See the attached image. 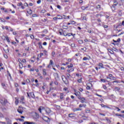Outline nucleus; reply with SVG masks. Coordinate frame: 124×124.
Instances as JSON below:
<instances>
[{
	"instance_id": "obj_23",
	"label": "nucleus",
	"mask_w": 124,
	"mask_h": 124,
	"mask_svg": "<svg viewBox=\"0 0 124 124\" xmlns=\"http://www.w3.org/2000/svg\"><path fill=\"white\" fill-rule=\"evenodd\" d=\"M78 41L79 44H83V41L82 40H79Z\"/></svg>"
},
{
	"instance_id": "obj_6",
	"label": "nucleus",
	"mask_w": 124,
	"mask_h": 124,
	"mask_svg": "<svg viewBox=\"0 0 124 124\" xmlns=\"http://www.w3.org/2000/svg\"><path fill=\"white\" fill-rule=\"evenodd\" d=\"M30 94L32 98H34L35 97V96L34 95V93H30Z\"/></svg>"
},
{
	"instance_id": "obj_2",
	"label": "nucleus",
	"mask_w": 124,
	"mask_h": 124,
	"mask_svg": "<svg viewBox=\"0 0 124 124\" xmlns=\"http://www.w3.org/2000/svg\"><path fill=\"white\" fill-rule=\"evenodd\" d=\"M62 80L64 82V84H65L66 85H67V84H68V80H67V78H65V76H62Z\"/></svg>"
},
{
	"instance_id": "obj_18",
	"label": "nucleus",
	"mask_w": 124,
	"mask_h": 124,
	"mask_svg": "<svg viewBox=\"0 0 124 124\" xmlns=\"http://www.w3.org/2000/svg\"><path fill=\"white\" fill-rule=\"evenodd\" d=\"M17 112H18V113H19V114H22L23 113V111L22 110H21V109H17Z\"/></svg>"
},
{
	"instance_id": "obj_64",
	"label": "nucleus",
	"mask_w": 124,
	"mask_h": 124,
	"mask_svg": "<svg viewBox=\"0 0 124 124\" xmlns=\"http://www.w3.org/2000/svg\"><path fill=\"white\" fill-rule=\"evenodd\" d=\"M24 124H30V122H25Z\"/></svg>"
},
{
	"instance_id": "obj_1",
	"label": "nucleus",
	"mask_w": 124,
	"mask_h": 124,
	"mask_svg": "<svg viewBox=\"0 0 124 124\" xmlns=\"http://www.w3.org/2000/svg\"><path fill=\"white\" fill-rule=\"evenodd\" d=\"M0 102L2 105L4 106L6 105V103H7V100L5 98H2L0 100Z\"/></svg>"
},
{
	"instance_id": "obj_24",
	"label": "nucleus",
	"mask_w": 124,
	"mask_h": 124,
	"mask_svg": "<svg viewBox=\"0 0 124 124\" xmlns=\"http://www.w3.org/2000/svg\"><path fill=\"white\" fill-rule=\"evenodd\" d=\"M89 59L87 57H84L83 58V61H89Z\"/></svg>"
},
{
	"instance_id": "obj_37",
	"label": "nucleus",
	"mask_w": 124,
	"mask_h": 124,
	"mask_svg": "<svg viewBox=\"0 0 124 124\" xmlns=\"http://www.w3.org/2000/svg\"><path fill=\"white\" fill-rule=\"evenodd\" d=\"M49 64H50V65H52V64H53V61H52V60L50 61Z\"/></svg>"
},
{
	"instance_id": "obj_63",
	"label": "nucleus",
	"mask_w": 124,
	"mask_h": 124,
	"mask_svg": "<svg viewBox=\"0 0 124 124\" xmlns=\"http://www.w3.org/2000/svg\"><path fill=\"white\" fill-rule=\"evenodd\" d=\"M22 62H26V60L23 59V60H22Z\"/></svg>"
},
{
	"instance_id": "obj_41",
	"label": "nucleus",
	"mask_w": 124,
	"mask_h": 124,
	"mask_svg": "<svg viewBox=\"0 0 124 124\" xmlns=\"http://www.w3.org/2000/svg\"><path fill=\"white\" fill-rule=\"evenodd\" d=\"M112 80H113L114 81H115V80H117V78H116V77H113Z\"/></svg>"
},
{
	"instance_id": "obj_56",
	"label": "nucleus",
	"mask_w": 124,
	"mask_h": 124,
	"mask_svg": "<svg viewBox=\"0 0 124 124\" xmlns=\"http://www.w3.org/2000/svg\"><path fill=\"white\" fill-rule=\"evenodd\" d=\"M29 124H36V123L34 122H29Z\"/></svg>"
},
{
	"instance_id": "obj_36",
	"label": "nucleus",
	"mask_w": 124,
	"mask_h": 124,
	"mask_svg": "<svg viewBox=\"0 0 124 124\" xmlns=\"http://www.w3.org/2000/svg\"><path fill=\"white\" fill-rule=\"evenodd\" d=\"M41 3V0H39L37 1V3H38V4H40V3Z\"/></svg>"
},
{
	"instance_id": "obj_60",
	"label": "nucleus",
	"mask_w": 124,
	"mask_h": 124,
	"mask_svg": "<svg viewBox=\"0 0 124 124\" xmlns=\"http://www.w3.org/2000/svg\"><path fill=\"white\" fill-rule=\"evenodd\" d=\"M38 110H39L40 113H41V110H42V109H41V107L40 108L38 109Z\"/></svg>"
},
{
	"instance_id": "obj_15",
	"label": "nucleus",
	"mask_w": 124,
	"mask_h": 124,
	"mask_svg": "<svg viewBox=\"0 0 124 124\" xmlns=\"http://www.w3.org/2000/svg\"><path fill=\"white\" fill-rule=\"evenodd\" d=\"M63 93H61L60 99H63Z\"/></svg>"
},
{
	"instance_id": "obj_12",
	"label": "nucleus",
	"mask_w": 124,
	"mask_h": 124,
	"mask_svg": "<svg viewBox=\"0 0 124 124\" xmlns=\"http://www.w3.org/2000/svg\"><path fill=\"white\" fill-rule=\"evenodd\" d=\"M16 105H18V103H19V100L16 97V101H15Z\"/></svg>"
},
{
	"instance_id": "obj_35",
	"label": "nucleus",
	"mask_w": 124,
	"mask_h": 124,
	"mask_svg": "<svg viewBox=\"0 0 124 124\" xmlns=\"http://www.w3.org/2000/svg\"><path fill=\"white\" fill-rule=\"evenodd\" d=\"M82 79V78H81L80 79L78 80V83H81V82H82V79Z\"/></svg>"
},
{
	"instance_id": "obj_22",
	"label": "nucleus",
	"mask_w": 124,
	"mask_h": 124,
	"mask_svg": "<svg viewBox=\"0 0 124 124\" xmlns=\"http://www.w3.org/2000/svg\"><path fill=\"white\" fill-rule=\"evenodd\" d=\"M54 76L55 77V79H57V78H59V75L58 73H55L54 74Z\"/></svg>"
},
{
	"instance_id": "obj_39",
	"label": "nucleus",
	"mask_w": 124,
	"mask_h": 124,
	"mask_svg": "<svg viewBox=\"0 0 124 124\" xmlns=\"http://www.w3.org/2000/svg\"><path fill=\"white\" fill-rule=\"evenodd\" d=\"M73 65L72 64H70V65L68 66V68H70V67H72Z\"/></svg>"
},
{
	"instance_id": "obj_19",
	"label": "nucleus",
	"mask_w": 124,
	"mask_h": 124,
	"mask_svg": "<svg viewBox=\"0 0 124 124\" xmlns=\"http://www.w3.org/2000/svg\"><path fill=\"white\" fill-rule=\"evenodd\" d=\"M69 118H74V115L72 113L69 114Z\"/></svg>"
},
{
	"instance_id": "obj_49",
	"label": "nucleus",
	"mask_w": 124,
	"mask_h": 124,
	"mask_svg": "<svg viewBox=\"0 0 124 124\" xmlns=\"http://www.w3.org/2000/svg\"><path fill=\"white\" fill-rule=\"evenodd\" d=\"M55 54V52H54V51L52 52V57H54Z\"/></svg>"
},
{
	"instance_id": "obj_40",
	"label": "nucleus",
	"mask_w": 124,
	"mask_h": 124,
	"mask_svg": "<svg viewBox=\"0 0 124 124\" xmlns=\"http://www.w3.org/2000/svg\"><path fill=\"white\" fill-rule=\"evenodd\" d=\"M96 8H97V9L101 8L100 5H97L96 6Z\"/></svg>"
},
{
	"instance_id": "obj_10",
	"label": "nucleus",
	"mask_w": 124,
	"mask_h": 124,
	"mask_svg": "<svg viewBox=\"0 0 124 124\" xmlns=\"http://www.w3.org/2000/svg\"><path fill=\"white\" fill-rule=\"evenodd\" d=\"M99 65L100 66V67H99V69H100V68H104V67H103V64L99 63Z\"/></svg>"
},
{
	"instance_id": "obj_54",
	"label": "nucleus",
	"mask_w": 124,
	"mask_h": 124,
	"mask_svg": "<svg viewBox=\"0 0 124 124\" xmlns=\"http://www.w3.org/2000/svg\"><path fill=\"white\" fill-rule=\"evenodd\" d=\"M101 82H103V83H105V79H101Z\"/></svg>"
},
{
	"instance_id": "obj_28",
	"label": "nucleus",
	"mask_w": 124,
	"mask_h": 124,
	"mask_svg": "<svg viewBox=\"0 0 124 124\" xmlns=\"http://www.w3.org/2000/svg\"><path fill=\"white\" fill-rule=\"evenodd\" d=\"M115 89L116 90V91H117V92H119L120 90V88H119V87H115Z\"/></svg>"
},
{
	"instance_id": "obj_32",
	"label": "nucleus",
	"mask_w": 124,
	"mask_h": 124,
	"mask_svg": "<svg viewBox=\"0 0 124 124\" xmlns=\"http://www.w3.org/2000/svg\"><path fill=\"white\" fill-rule=\"evenodd\" d=\"M71 24H72V25H75V21H71Z\"/></svg>"
},
{
	"instance_id": "obj_47",
	"label": "nucleus",
	"mask_w": 124,
	"mask_h": 124,
	"mask_svg": "<svg viewBox=\"0 0 124 124\" xmlns=\"http://www.w3.org/2000/svg\"><path fill=\"white\" fill-rule=\"evenodd\" d=\"M63 19H66V18H67V16H66V15H63Z\"/></svg>"
},
{
	"instance_id": "obj_38",
	"label": "nucleus",
	"mask_w": 124,
	"mask_h": 124,
	"mask_svg": "<svg viewBox=\"0 0 124 124\" xmlns=\"http://www.w3.org/2000/svg\"><path fill=\"white\" fill-rule=\"evenodd\" d=\"M56 108L59 110H60L61 109V106H57Z\"/></svg>"
},
{
	"instance_id": "obj_42",
	"label": "nucleus",
	"mask_w": 124,
	"mask_h": 124,
	"mask_svg": "<svg viewBox=\"0 0 124 124\" xmlns=\"http://www.w3.org/2000/svg\"><path fill=\"white\" fill-rule=\"evenodd\" d=\"M44 53L45 55H46V56H47V51L44 50Z\"/></svg>"
},
{
	"instance_id": "obj_9",
	"label": "nucleus",
	"mask_w": 124,
	"mask_h": 124,
	"mask_svg": "<svg viewBox=\"0 0 124 124\" xmlns=\"http://www.w3.org/2000/svg\"><path fill=\"white\" fill-rule=\"evenodd\" d=\"M82 109L80 108H76L74 109V112H76V111H81Z\"/></svg>"
},
{
	"instance_id": "obj_45",
	"label": "nucleus",
	"mask_w": 124,
	"mask_h": 124,
	"mask_svg": "<svg viewBox=\"0 0 124 124\" xmlns=\"http://www.w3.org/2000/svg\"><path fill=\"white\" fill-rule=\"evenodd\" d=\"M96 95H97V96H99L100 97H102V95H99L97 93H96Z\"/></svg>"
},
{
	"instance_id": "obj_57",
	"label": "nucleus",
	"mask_w": 124,
	"mask_h": 124,
	"mask_svg": "<svg viewBox=\"0 0 124 124\" xmlns=\"http://www.w3.org/2000/svg\"><path fill=\"white\" fill-rule=\"evenodd\" d=\"M99 115H101V116H105V114H103V113H99Z\"/></svg>"
},
{
	"instance_id": "obj_21",
	"label": "nucleus",
	"mask_w": 124,
	"mask_h": 124,
	"mask_svg": "<svg viewBox=\"0 0 124 124\" xmlns=\"http://www.w3.org/2000/svg\"><path fill=\"white\" fill-rule=\"evenodd\" d=\"M62 28L64 29V30H67L68 29V27L67 26H63Z\"/></svg>"
},
{
	"instance_id": "obj_29",
	"label": "nucleus",
	"mask_w": 124,
	"mask_h": 124,
	"mask_svg": "<svg viewBox=\"0 0 124 124\" xmlns=\"http://www.w3.org/2000/svg\"><path fill=\"white\" fill-rule=\"evenodd\" d=\"M67 34V35L68 36H71V35H73V34L71 33H67V34Z\"/></svg>"
},
{
	"instance_id": "obj_61",
	"label": "nucleus",
	"mask_w": 124,
	"mask_h": 124,
	"mask_svg": "<svg viewBox=\"0 0 124 124\" xmlns=\"http://www.w3.org/2000/svg\"><path fill=\"white\" fill-rule=\"evenodd\" d=\"M79 91H80V92H83V89L82 88H79Z\"/></svg>"
},
{
	"instance_id": "obj_25",
	"label": "nucleus",
	"mask_w": 124,
	"mask_h": 124,
	"mask_svg": "<svg viewBox=\"0 0 124 124\" xmlns=\"http://www.w3.org/2000/svg\"><path fill=\"white\" fill-rule=\"evenodd\" d=\"M0 21H1V22H3L4 23H5V19H3V18H0Z\"/></svg>"
},
{
	"instance_id": "obj_59",
	"label": "nucleus",
	"mask_w": 124,
	"mask_h": 124,
	"mask_svg": "<svg viewBox=\"0 0 124 124\" xmlns=\"http://www.w3.org/2000/svg\"><path fill=\"white\" fill-rule=\"evenodd\" d=\"M83 106H84V105L80 104V105H79V107H80L81 108L83 107Z\"/></svg>"
},
{
	"instance_id": "obj_55",
	"label": "nucleus",
	"mask_w": 124,
	"mask_h": 124,
	"mask_svg": "<svg viewBox=\"0 0 124 124\" xmlns=\"http://www.w3.org/2000/svg\"><path fill=\"white\" fill-rule=\"evenodd\" d=\"M57 8H58V9H61V8H62V7L60 5H57Z\"/></svg>"
},
{
	"instance_id": "obj_43",
	"label": "nucleus",
	"mask_w": 124,
	"mask_h": 124,
	"mask_svg": "<svg viewBox=\"0 0 124 124\" xmlns=\"http://www.w3.org/2000/svg\"><path fill=\"white\" fill-rule=\"evenodd\" d=\"M111 9H112V11H114V10H115V7L114 6L111 7Z\"/></svg>"
},
{
	"instance_id": "obj_7",
	"label": "nucleus",
	"mask_w": 124,
	"mask_h": 124,
	"mask_svg": "<svg viewBox=\"0 0 124 124\" xmlns=\"http://www.w3.org/2000/svg\"><path fill=\"white\" fill-rule=\"evenodd\" d=\"M101 107H104V108H108V109H110V107L106 106V105H105L104 104H101L100 105Z\"/></svg>"
},
{
	"instance_id": "obj_62",
	"label": "nucleus",
	"mask_w": 124,
	"mask_h": 124,
	"mask_svg": "<svg viewBox=\"0 0 124 124\" xmlns=\"http://www.w3.org/2000/svg\"><path fill=\"white\" fill-rule=\"evenodd\" d=\"M117 42H120V41H121V39L118 38L117 40Z\"/></svg>"
},
{
	"instance_id": "obj_8",
	"label": "nucleus",
	"mask_w": 124,
	"mask_h": 124,
	"mask_svg": "<svg viewBox=\"0 0 124 124\" xmlns=\"http://www.w3.org/2000/svg\"><path fill=\"white\" fill-rule=\"evenodd\" d=\"M108 51L109 53L113 55L114 54V51L112 50L111 49L108 48Z\"/></svg>"
},
{
	"instance_id": "obj_53",
	"label": "nucleus",
	"mask_w": 124,
	"mask_h": 124,
	"mask_svg": "<svg viewBox=\"0 0 124 124\" xmlns=\"http://www.w3.org/2000/svg\"><path fill=\"white\" fill-rule=\"evenodd\" d=\"M43 45L46 46L47 45V43L46 42H45L43 43Z\"/></svg>"
},
{
	"instance_id": "obj_11",
	"label": "nucleus",
	"mask_w": 124,
	"mask_h": 124,
	"mask_svg": "<svg viewBox=\"0 0 124 124\" xmlns=\"http://www.w3.org/2000/svg\"><path fill=\"white\" fill-rule=\"evenodd\" d=\"M75 94L76 95V96H78L79 95H81V93L80 92H77L75 93Z\"/></svg>"
},
{
	"instance_id": "obj_34",
	"label": "nucleus",
	"mask_w": 124,
	"mask_h": 124,
	"mask_svg": "<svg viewBox=\"0 0 124 124\" xmlns=\"http://www.w3.org/2000/svg\"><path fill=\"white\" fill-rule=\"evenodd\" d=\"M4 51H5V53H9V50H8V49L4 50Z\"/></svg>"
},
{
	"instance_id": "obj_31",
	"label": "nucleus",
	"mask_w": 124,
	"mask_h": 124,
	"mask_svg": "<svg viewBox=\"0 0 124 124\" xmlns=\"http://www.w3.org/2000/svg\"><path fill=\"white\" fill-rule=\"evenodd\" d=\"M39 48L40 49H42V45H41V44L40 43H39Z\"/></svg>"
},
{
	"instance_id": "obj_4",
	"label": "nucleus",
	"mask_w": 124,
	"mask_h": 124,
	"mask_svg": "<svg viewBox=\"0 0 124 124\" xmlns=\"http://www.w3.org/2000/svg\"><path fill=\"white\" fill-rule=\"evenodd\" d=\"M118 14L119 17H121L122 15H123V13H122V10H118Z\"/></svg>"
},
{
	"instance_id": "obj_30",
	"label": "nucleus",
	"mask_w": 124,
	"mask_h": 124,
	"mask_svg": "<svg viewBox=\"0 0 124 124\" xmlns=\"http://www.w3.org/2000/svg\"><path fill=\"white\" fill-rule=\"evenodd\" d=\"M114 5L117 6L118 5V2L116 1L114 2Z\"/></svg>"
},
{
	"instance_id": "obj_13",
	"label": "nucleus",
	"mask_w": 124,
	"mask_h": 124,
	"mask_svg": "<svg viewBox=\"0 0 124 124\" xmlns=\"http://www.w3.org/2000/svg\"><path fill=\"white\" fill-rule=\"evenodd\" d=\"M80 102H81V103H84V102H85V100H86V99H85V98L82 97V98L80 99Z\"/></svg>"
},
{
	"instance_id": "obj_16",
	"label": "nucleus",
	"mask_w": 124,
	"mask_h": 124,
	"mask_svg": "<svg viewBox=\"0 0 124 124\" xmlns=\"http://www.w3.org/2000/svg\"><path fill=\"white\" fill-rule=\"evenodd\" d=\"M43 75H46L47 73H46V69H43Z\"/></svg>"
},
{
	"instance_id": "obj_33",
	"label": "nucleus",
	"mask_w": 124,
	"mask_h": 124,
	"mask_svg": "<svg viewBox=\"0 0 124 124\" xmlns=\"http://www.w3.org/2000/svg\"><path fill=\"white\" fill-rule=\"evenodd\" d=\"M81 9H82V10H85L86 9V7H85V6H82V7H81Z\"/></svg>"
},
{
	"instance_id": "obj_14",
	"label": "nucleus",
	"mask_w": 124,
	"mask_h": 124,
	"mask_svg": "<svg viewBox=\"0 0 124 124\" xmlns=\"http://www.w3.org/2000/svg\"><path fill=\"white\" fill-rule=\"evenodd\" d=\"M67 77H66V78L67 79H70V77H71V76H70V74H66Z\"/></svg>"
},
{
	"instance_id": "obj_48",
	"label": "nucleus",
	"mask_w": 124,
	"mask_h": 124,
	"mask_svg": "<svg viewBox=\"0 0 124 124\" xmlns=\"http://www.w3.org/2000/svg\"><path fill=\"white\" fill-rule=\"evenodd\" d=\"M81 50H83V51H86L87 50V48L86 47H84L81 48Z\"/></svg>"
},
{
	"instance_id": "obj_51",
	"label": "nucleus",
	"mask_w": 124,
	"mask_h": 124,
	"mask_svg": "<svg viewBox=\"0 0 124 124\" xmlns=\"http://www.w3.org/2000/svg\"><path fill=\"white\" fill-rule=\"evenodd\" d=\"M18 6H21V5H23V3L22 2H20L19 3H18Z\"/></svg>"
},
{
	"instance_id": "obj_17",
	"label": "nucleus",
	"mask_w": 124,
	"mask_h": 124,
	"mask_svg": "<svg viewBox=\"0 0 124 124\" xmlns=\"http://www.w3.org/2000/svg\"><path fill=\"white\" fill-rule=\"evenodd\" d=\"M19 66L20 68L21 69L23 68V63H22L21 62H20L19 64Z\"/></svg>"
},
{
	"instance_id": "obj_3",
	"label": "nucleus",
	"mask_w": 124,
	"mask_h": 124,
	"mask_svg": "<svg viewBox=\"0 0 124 124\" xmlns=\"http://www.w3.org/2000/svg\"><path fill=\"white\" fill-rule=\"evenodd\" d=\"M45 111H46V113H47V114H50L51 113V112H52L51 109H50V108H46L45 109Z\"/></svg>"
},
{
	"instance_id": "obj_46",
	"label": "nucleus",
	"mask_w": 124,
	"mask_h": 124,
	"mask_svg": "<svg viewBox=\"0 0 124 124\" xmlns=\"http://www.w3.org/2000/svg\"><path fill=\"white\" fill-rule=\"evenodd\" d=\"M71 47H75V44H72L71 45Z\"/></svg>"
},
{
	"instance_id": "obj_44",
	"label": "nucleus",
	"mask_w": 124,
	"mask_h": 124,
	"mask_svg": "<svg viewBox=\"0 0 124 124\" xmlns=\"http://www.w3.org/2000/svg\"><path fill=\"white\" fill-rule=\"evenodd\" d=\"M86 89L87 90H91V87L89 86H87Z\"/></svg>"
},
{
	"instance_id": "obj_20",
	"label": "nucleus",
	"mask_w": 124,
	"mask_h": 124,
	"mask_svg": "<svg viewBox=\"0 0 124 124\" xmlns=\"http://www.w3.org/2000/svg\"><path fill=\"white\" fill-rule=\"evenodd\" d=\"M5 38H6V40H7V42H10V40H9L8 36H6Z\"/></svg>"
},
{
	"instance_id": "obj_52",
	"label": "nucleus",
	"mask_w": 124,
	"mask_h": 124,
	"mask_svg": "<svg viewBox=\"0 0 124 124\" xmlns=\"http://www.w3.org/2000/svg\"><path fill=\"white\" fill-rule=\"evenodd\" d=\"M4 57L5 59H7V58H8V57L5 54L4 55Z\"/></svg>"
},
{
	"instance_id": "obj_58",
	"label": "nucleus",
	"mask_w": 124,
	"mask_h": 124,
	"mask_svg": "<svg viewBox=\"0 0 124 124\" xmlns=\"http://www.w3.org/2000/svg\"><path fill=\"white\" fill-rule=\"evenodd\" d=\"M26 82H27V83H30V79H26Z\"/></svg>"
},
{
	"instance_id": "obj_5",
	"label": "nucleus",
	"mask_w": 124,
	"mask_h": 124,
	"mask_svg": "<svg viewBox=\"0 0 124 124\" xmlns=\"http://www.w3.org/2000/svg\"><path fill=\"white\" fill-rule=\"evenodd\" d=\"M24 100H25V98H24V97H21V98L20 100V103H22V104H24L25 102H24Z\"/></svg>"
},
{
	"instance_id": "obj_50",
	"label": "nucleus",
	"mask_w": 124,
	"mask_h": 124,
	"mask_svg": "<svg viewBox=\"0 0 124 124\" xmlns=\"http://www.w3.org/2000/svg\"><path fill=\"white\" fill-rule=\"evenodd\" d=\"M27 95H28V97L30 98L31 96L30 95H31V94H30V93H27Z\"/></svg>"
},
{
	"instance_id": "obj_26",
	"label": "nucleus",
	"mask_w": 124,
	"mask_h": 124,
	"mask_svg": "<svg viewBox=\"0 0 124 124\" xmlns=\"http://www.w3.org/2000/svg\"><path fill=\"white\" fill-rule=\"evenodd\" d=\"M30 37L31 39H34V36L33 35H30Z\"/></svg>"
},
{
	"instance_id": "obj_27",
	"label": "nucleus",
	"mask_w": 124,
	"mask_h": 124,
	"mask_svg": "<svg viewBox=\"0 0 124 124\" xmlns=\"http://www.w3.org/2000/svg\"><path fill=\"white\" fill-rule=\"evenodd\" d=\"M57 17H58V18H61V19H59V20H61V19H63V18L62 17V16H57Z\"/></svg>"
}]
</instances>
